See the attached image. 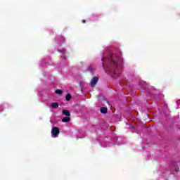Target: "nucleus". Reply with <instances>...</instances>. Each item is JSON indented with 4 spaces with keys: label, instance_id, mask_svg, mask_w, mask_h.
I'll use <instances>...</instances> for the list:
<instances>
[{
    "label": "nucleus",
    "instance_id": "obj_10",
    "mask_svg": "<svg viewBox=\"0 0 180 180\" xmlns=\"http://www.w3.org/2000/svg\"><path fill=\"white\" fill-rule=\"evenodd\" d=\"M175 171H176V172H178V171H179V168L176 167V168H175Z\"/></svg>",
    "mask_w": 180,
    "mask_h": 180
},
{
    "label": "nucleus",
    "instance_id": "obj_8",
    "mask_svg": "<svg viewBox=\"0 0 180 180\" xmlns=\"http://www.w3.org/2000/svg\"><path fill=\"white\" fill-rule=\"evenodd\" d=\"M51 106L53 109H57L58 108V103H52Z\"/></svg>",
    "mask_w": 180,
    "mask_h": 180
},
{
    "label": "nucleus",
    "instance_id": "obj_7",
    "mask_svg": "<svg viewBox=\"0 0 180 180\" xmlns=\"http://www.w3.org/2000/svg\"><path fill=\"white\" fill-rule=\"evenodd\" d=\"M72 98V96H71L70 94H68L66 95V101H68V102H70V101H71Z\"/></svg>",
    "mask_w": 180,
    "mask_h": 180
},
{
    "label": "nucleus",
    "instance_id": "obj_4",
    "mask_svg": "<svg viewBox=\"0 0 180 180\" xmlns=\"http://www.w3.org/2000/svg\"><path fill=\"white\" fill-rule=\"evenodd\" d=\"M62 113H63V115H64L65 116H68V117L71 116V113L70 112V111H68V110H63Z\"/></svg>",
    "mask_w": 180,
    "mask_h": 180
},
{
    "label": "nucleus",
    "instance_id": "obj_9",
    "mask_svg": "<svg viewBox=\"0 0 180 180\" xmlns=\"http://www.w3.org/2000/svg\"><path fill=\"white\" fill-rule=\"evenodd\" d=\"M56 94H58V95H61L63 94V91L60 89L56 90Z\"/></svg>",
    "mask_w": 180,
    "mask_h": 180
},
{
    "label": "nucleus",
    "instance_id": "obj_6",
    "mask_svg": "<svg viewBox=\"0 0 180 180\" xmlns=\"http://www.w3.org/2000/svg\"><path fill=\"white\" fill-rule=\"evenodd\" d=\"M100 112L101 113H103L104 115L108 113V108H105V107H102L100 109Z\"/></svg>",
    "mask_w": 180,
    "mask_h": 180
},
{
    "label": "nucleus",
    "instance_id": "obj_3",
    "mask_svg": "<svg viewBox=\"0 0 180 180\" xmlns=\"http://www.w3.org/2000/svg\"><path fill=\"white\" fill-rule=\"evenodd\" d=\"M98 81H99V78L98 77H94L90 82L91 87L94 88L98 84Z\"/></svg>",
    "mask_w": 180,
    "mask_h": 180
},
{
    "label": "nucleus",
    "instance_id": "obj_11",
    "mask_svg": "<svg viewBox=\"0 0 180 180\" xmlns=\"http://www.w3.org/2000/svg\"><path fill=\"white\" fill-rule=\"evenodd\" d=\"M82 23H86V21L85 20H82Z\"/></svg>",
    "mask_w": 180,
    "mask_h": 180
},
{
    "label": "nucleus",
    "instance_id": "obj_5",
    "mask_svg": "<svg viewBox=\"0 0 180 180\" xmlns=\"http://www.w3.org/2000/svg\"><path fill=\"white\" fill-rule=\"evenodd\" d=\"M70 120H71V117H65L62 119L63 123H68V122H70Z\"/></svg>",
    "mask_w": 180,
    "mask_h": 180
},
{
    "label": "nucleus",
    "instance_id": "obj_2",
    "mask_svg": "<svg viewBox=\"0 0 180 180\" xmlns=\"http://www.w3.org/2000/svg\"><path fill=\"white\" fill-rule=\"evenodd\" d=\"M51 134H53V137H57L58 136V134H60V128L57 127H54L52 129H51Z\"/></svg>",
    "mask_w": 180,
    "mask_h": 180
},
{
    "label": "nucleus",
    "instance_id": "obj_1",
    "mask_svg": "<svg viewBox=\"0 0 180 180\" xmlns=\"http://www.w3.org/2000/svg\"><path fill=\"white\" fill-rule=\"evenodd\" d=\"M101 61H103V68L105 70V72L113 74V75H116L117 77L120 75L119 67L123 64V58L122 56H113L112 54L110 53L108 58H103Z\"/></svg>",
    "mask_w": 180,
    "mask_h": 180
}]
</instances>
